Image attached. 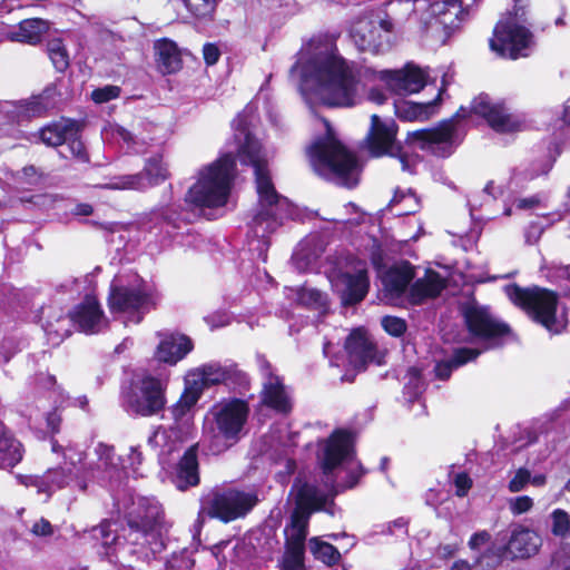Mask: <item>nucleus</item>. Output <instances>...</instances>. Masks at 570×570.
Listing matches in <instances>:
<instances>
[{
    "instance_id": "obj_1",
    "label": "nucleus",
    "mask_w": 570,
    "mask_h": 570,
    "mask_svg": "<svg viewBox=\"0 0 570 570\" xmlns=\"http://www.w3.org/2000/svg\"><path fill=\"white\" fill-rule=\"evenodd\" d=\"M292 76L301 77V87L311 89L315 97L328 107L348 108L367 99L377 105L386 101L384 90L375 86L379 80L390 92L407 95L424 88L428 70L407 63L400 70L375 71L343 58L335 40L328 36L313 37L298 53L291 69Z\"/></svg>"
},
{
    "instance_id": "obj_2",
    "label": "nucleus",
    "mask_w": 570,
    "mask_h": 570,
    "mask_svg": "<svg viewBox=\"0 0 570 570\" xmlns=\"http://www.w3.org/2000/svg\"><path fill=\"white\" fill-rule=\"evenodd\" d=\"M255 112L256 107L253 104L247 105L233 121V127L239 160L243 165L253 167L258 195L257 207L248 222V248L258 259L266 262L269 235L294 219L296 209L286 197L275 190L267 167V151L252 131Z\"/></svg>"
},
{
    "instance_id": "obj_3",
    "label": "nucleus",
    "mask_w": 570,
    "mask_h": 570,
    "mask_svg": "<svg viewBox=\"0 0 570 570\" xmlns=\"http://www.w3.org/2000/svg\"><path fill=\"white\" fill-rule=\"evenodd\" d=\"M122 534H116L108 520L94 527L91 537L100 541L102 551L99 554L110 563L121 562L126 554H137L139 559H149L150 556L166 549L169 523L165 520L160 503L155 498H138L128 512Z\"/></svg>"
},
{
    "instance_id": "obj_4",
    "label": "nucleus",
    "mask_w": 570,
    "mask_h": 570,
    "mask_svg": "<svg viewBox=\"0 0 570 570\" xmlns=\"http://www.w3.org/2000/svg\"><path fill=\"white\" fill-rule=\"evenodd\" d=\"M470 112L483 117L498 132H512L522 125L503 105L493 104L489 96L480 95L472 101L470 110L461 107L453 117L435 127L409 131L406 144L438 157H449L462 139L460 122Z\"/></svg>"
},
{
    "instance_id": "obj_5",
    "label": "nucleus",
    "mask_w": 570,
    "mask_h": 570,
    "mask_svg": "<svg viewBox=\"0 0 570 570\" xmlns=\"http://www.w3.org/2000/svg\"><path fill=\"white\" fill-rule=\"evenodd\" d=\"M317 461L324 474V485L331 494L354 488L364 471L355 460L353 434L337 429L318 442Z\"/></svg>"
},
{
    "instance_id": "obj_6",
    "label": "nucleus",
    "mask_w": 570,
    "mask_h": 570,
    "mask_svg": "<svg viewBox=\"0 0 570 570\" xmlns=\"http://www.w3.org/2000/svg\"><path fill=\"white\" fill-rule=\"evenodd\" d=\"M249 405L238 397H226L209 409L204 423L202 445L208 453L218 455L242 438Z\"/></svg>"
},
{
    "instance_id": "obj_7",
    "label": "nucleus",
    "mask_w": 570,
    "mask_h": 570,
    "mask_svg": "<svg viewBox=\"0 0 570 570\" xmlns=\"http://www.w3.org/2000/svg\"><path fill=\"white\" fill-rule=\"evenodd\" d=\"M327 132L316 139L307 149L314 171L326 180L353 188L358 184L361 166L357 158L332 134L328 121L324 120Z\"/></svg>"
},
{
    "instance_id": "obj_8",
    "label": "nucleus",
    "mask_w": 570,
    "mask_h": 570,
    "mask_svg": "<svg viewBox=\"0 0 570 570\" xmlns=\"http://www.w3.org/2000/svg\"><path fill=\"white\" fill-rule=\"evenodd\" d=\"M245 372L230 362H208L190 370L185 377V391L173 407V415L177 419L190 410L200 399L205 389L224 384L233 387L247 385Z\"/></svg>"
},
{
    "instance_id": "obj_9",
    "label": "nucleus",
    "mask_w": 570,
    "mask_h": 570,
    "mask_svg": "<svg viewBox=\"0 0 570 570\" xmlns=\"http://www.w3.org/2000/svg\"><path fill=\"white\" fill-rule=\"evenodd\" d=\"M236 158L223 154L216 161L199 171L198 180L189 188L186 203L196 207H220L227 203L235 178Z\"/></svg>"
},
{
    "instance_id": "obj_10",
    "label": "nucleus",
    "mask_w": 570,
    "mask_h": 570,
    "mask_svg": "<svg viewBox=\"0 0 570 570\" xmlns=\"http://www.w3.org/2000/svg\"><path fill=\"white\" fill-rule=\"evenodd\" d=\"M505 294L515 306L550 333L560 334L566 330L567 313L558 312V295L554 292L539 286L523 288L512 284L505 287Z\"/></svg>"
},
{
    "instance_id": "obj_11",
    "label": "nucleus",
    "mask_w": 570,
    "mask_h": 570,
    "mask_svg": "<svg viewBox=\"0 0 570 570\" xmlns=\"http://www.w3.org/2000/svg\"><path fill=\"white\" fill-rule=\"evenodd\" d=\"M529 0H514L513 12L500 20L490 39V48L500 57L512 60L530 56L534 37L525 26Z\"/></svg>"
},
{
    "instance_id": "obj_12",
    "label": "nucleus",
    "mask_w": 570,
    "mask_h": 570,
    "mask_svg": "<svg viewBox=\"0 0 570 570\" xmlns=\"http://www.w3.org/2000/svg\"><path fill=\"white\" fill-rule=\"evenodd\" d=\"M42 316L46 317L43 331L52 345H59L68 337L72 325H78L79 330L86 334L99 333L107 326V320L99 303L91 296H87L72 313L67 315L52 313L51 307H48L42 309Z\"/></svg>"
},
{
    "instance_id": "obj_13",
    "label": "nucleus",
    "mask_w": 570,
    "mask_h": 570,
    "mask_svg": "<svg viewBox=\"0 0 570 570\" xmlns=\"http://www.w3.org/2000/svg\"><path fill=\"white\" fill-rule=\"evenodd\" d=\"M166 403V383L150 374L137 375L121 389L120 405L130 416L158 415Z\"/></svg>"
},
{
    "instance_id": "obj_14",
    "label": "nucleus",
    "mask_w": 570,
    "mask_h": 570,
    "mask_svg": "<svg viewBox=\"0 0 570 570\" xmlns=\"http://www.w3.org/2000/svg\"><path fill=\"white\" fill-rule=\"evenodd\" d=\"M109 308L112 313H134L131 321L138 324L149 309L153 299L145 281L137 274L116 276L110 285Z\"/></svg>"
},
{
    "instance_id": "obj_15",
    "label": "nucleus",
    "mask_w": 570,
    "mask_h": 570,
    "mask_svg": "<svg viewBox=\"0 0 570 570\" xmlns=\"http://www.w3.org/2000/svg\"><path fill=\"white\" fill-rule=\"evenodd\" d=\"M258 502L256 492L235 488L212 491L202 501V510L212 518L229 522L245 517Z\"/></svg>"
},
{
    "instance_id": "obj_16",
    "label": "nucleus",
    "mask_w": 570,
    "mask_h": 570,
    "mask_svg": "<svg viewBox=\"0 0 570 570\" xmlns=\"http://www.w3.org/2000/svg\"><path fill=\"white\" fill-rule=\"evenodd\" d=\"M463 317L470 334L482 341L487 348L499 347L514 340L508 324L493 316L488 307L475 302L463 306Z\"/></svg>"
},
{
    "instance_id": "obj_17",
    "label": "nucleus",
    "mask_w": 570,
    "mask_h": 570,
    "mask_svg": "<svg viewBox=\"0 0 570 570\" xmlns=\"http://www.w3.org/2000/svg\"><path fill=\"white\" fill-rule=\"evenodd\" d=\"M397 126L393 119H381L377 115L371 117V127L366 137L370 153L375 156L397 158L403 171L414 173L416 160L405 154L396 141Z\"/></svg>"
},
{
    "instance_id": "obj_18",
    "label": "nucleus",
    "mask_w": 570,
    "mask_h": 570,
    "mask_svg": "<svg viewBox=\"0 0 570 570\" xmlns=\"http://www.w3.org/2000/svg\"><path fill=\"white\" fill-rule=\"evenodd\" d=\"M399 2L412 3L410 19L419 18L423 29L430 26L431 19H435L445 29H456L468 13L462 0H399Z\"/></svg>"
},
{
    "instance_id": "obj_19",
    "label": "nucleus",
    "mask_w": 570,
    "mask_h": 570,
    "mask_svg": "<svg viewBox=\"0 0 570 570\" xmlns=\"http://www.w3.org/2000/svg\"><path fill=\"white\" fill-rule=\"evenodd\" d=\"M170 176L168 165L161 154H156L145 160L141 171L132 175H121L110 180L109 189L145 190L163 184Z\"/></svg>"
},
{
    "instance_id": "obj_20",
    "label": "nucleus",
    "mask_w": 570,
    "mask_h": 570,
    "mask_svg": "<svg viewBox=\"0 0 570 570\" xmlns=\"http://www.w3.org/2000/svg\"><path fill=\"white\" fill-rule=\"evenodd\" d=\"M331 283L340 295L343 305H355L362 302L370 288L366 263L357 261L353 272H340L331 277Z\"/></svg>"
},
{
    "instance_id": "obj_21",
    "label": "nucleus",
    "mask_w": 570,
    "mask_h": 570,
    "mask_svg": "<svg viewBox=\"0 0 570 570\" xmlns=\"http://www.w3.org/2000/svg\"><path fill=\"white\" fill-rule=\"evenodd\" d=\"M59 97L55 87H47L41 94L29 99L6 102L3 111L12 122H23L31 118L45 117L57 108Z\"/></svg>"
},
{
    "instance_id": "obj_22",
    "label": "nucleus",
    "mask_w": 570,
    "mask_h": 570,
    "mask_svg": "<svg viewBox=\"0 0 570 570\" xmlns=\"http://www.w3.org/2000/svg\"><path fill=\"white\" fill-rule=\"evenodd\" d=\"M187 215L178 212L174 205L156 207L146 214L141 220V228L160 237L161 240L171 239L187 222Z\"/></svg>"
},
{
    "instance_id": "obj_23",
    "label": "nucleus",
    "mask_w": 570,
    "mask_h": 570,
    "mask_svg": "<svg viewBox=\"0 0 570 570\" xmlns=\"http://www.w3.org/2000/svg\"><path fill=\"white\" fill-rule=\"evenodd\" d=\"M95 455L97 460L89 464L85 476L89 475L102 485L114 487V484H118L124 471L114 448L99 443L95 448Z\"/></svg>"
},
{
    "instance_id": "obj_24",
    "label": "nucleus",
    "mask_w": 570,
    "mask_h": 570,
    "mask_svg": "<svg viewBox=\"0 0 570 570\" xmlns=\"http://www.w3.org/2000/svg\"><path fill=\"white\" fill-rule=\"evenodd\" d=\"M392 22L389 20H373L362 17L351 27V38L361 51L379 52L382 49V31L391 32Z\"/></svg>"
},
{
    "instance_id": "obj_25",
    "label": "nucleus",
    "mask_w": 570,
    "mask_h": 570,
    "mask_svg": "<svg viewBox=\"0 0 570 570\" xmlns=\"http://www.w3.org/2000/svg\"><path fill=\"white\" fill-rule=\"evenodd\" d=\"M259 371L263 376L262 402L279 413H288L292 410L291 396L283 381L273 371L271 363L259 358Z\"/></svg>"
},
{
    "instance_id": "obj_26",
    "label": "nucleus",
    "mask_w": 570,
    "mask_h": 570,
    "mask_svg": "<svg viewBox=\"0 0 570 570\" xmlns=\"http://www.w3.org/2000/svg\"><path fill=\"white\" fill-rule=\"evenodd\" d=\"M156 335L158 344L154 357L159 363L174 366L194 348L191 338L183 333L165 330L157 332Z\"/></svg>"
},
{
    "instance_id": "obj_27",
    "label": "nucleus",
    "mask_w": 570,
    "mask_h": 570,
    "mask_svg": "<svg viewBox=\"0 0 570 570\" xmlns=\"http://www.w3.org/2000/svg\"><path fill=\"white\" fill-rule=\"evenodd\" d=\"M183 443V431L177 425L157 426L147 439V446L156 455L161 466L170 462V456L181 449Z\"/></svg>"
},
{
    "instance_id": "obj_28",
    "label": "nucleus",
    "mask_w": 570,
    "mask_h": 570,
    "mask_svg": "<svg viewBox=\"0 0 570 570\" xmlns=\"http://www.w3.org/2000/svg\"><path fill=\"white\" fill-rule=\"evenodd\" d=\"M414 276V267L409 262H401L385 269L379 276L383 285L385 297L390 302L399 301L405 295Z\"/></svg>"
},
{
    "instance_id": "obj_29",
    "label": "nucleus",
    "mask_w": 570,
    "mask_h": 570,
    "mask_svg": "<svg viewBox=\"0 0 570 570\" xmlns=\"http://www.w3.org/2000/svg\"><path fill=\"white\" fill-rule=\"evenodd\" d=\"M345 350L350 363L356 368H364L368 363H381L377 350L370 336L361 328L353 331L346 338Z\"/></svg>"
},
{
    "instance_id": "obj_30",
    "label": "nucleus",
    "mask_w": 570,
    "mask_h": 570,
    "mask_svg": "<svg viewBox=\"0 0 570 570\" xmlns=\"http://www.w3.org/2000/svg\"><path fill=\"white\" fill-rule=\"evenodd\" d=\"M20 479L26 487L36 488L39 494H45L46 501L53 492L69 485L72 481L76 482V475L70 468L66 466L49 469L41 476L28 475L20 476Z\"/></svg>"
},
{
    "instance_id": "obj_31",
    "label": "nucleus",
    "mask_w": 570,
    "mask_h": 570,
    "mask_svg": "<svg viewBox=\"0 0 570 570\" xmlns=\"http://www.w3.org/2000/svg\"><path fill=\"white\" fill-rule=\"evenodd\" d=\"M539 532L523 525H515L507 543V551L513 559H527L535 556L542 547Z\"/></svg>"
},
{
    "instance_id": "obj_32",
    "label": "nucleus",
    "mask_w": 570,
    "mask_h": 570,
    "mask_svg": "<svg viewBox=\"0 0 570 570\" xmlns=\"http://www.w3.org/2000/svg\"><path fill=\"white\" fill-rule=\"evenodd\" d=\"M444 287L445 282L439 273L426 271L425 275L417 278L410 287L407 299L411 304L419 305L439 296Z\"/></svg>"
},
{
    "instance_id": "obj_33",
    "label": "nucleus",
    "mask_w": 570,
    "mask_h": 570,
    "mask_svg": "<svg viewBox=\"0 0 570 570\" xmlns=\"http://www.w3.org/2000/svg\"><path fill=\"white\" fill-rule=\"evenodd\" d=\"M154 50L157 68L163 75L175 73L181 68L180 51L173 40H156Z\"/></svg>"
},
{
    "instance_id": "obj_34",
    "label": "nucleus",
    "mask_w": 570,
    "mask_h": 570,
    "mask_svg": "<svg viewBox=\"0 0 570 570\" xmlns=\"http://www.w3.org/2000/svg\"><path fill=\"white\" fill-rule=\"evenodd\" d=\"M178 490L184 491L199 483L197 446H189L180 459L174 479Z\"/></svg>"
},
{
    "instance_id": "obj_35",
    "label": "nucleus",
    "mask_w": 570,
    "mask_h": 570,
    "mask_svg": "<svg viewBox=\"0 0 570 570\" xmlns=\"http://www.w3.org/2000/svg\"><path fill=\"white\" fill-rule=\"evenodd\" d=\"M49 30V22L40 18L22 20L7 35L8 39L14 42L37 45Z\"/></svg>"
},
{
    "instance_id": "obj_36",
    "label": "nucleus",
    "mask_w": 570,
    "mask_h": 570,
    "mask_svg": "<svg viewBox=\"0 0 570 570\" xmlns=\"http://www.w3.org/2000/svg\"><path fill=\"white\" fill-rule=\"evenodd\" d=\"M323 252L321 239L312 236L299 243L292 256V262L298 271L307 272L314 268Z\"/></svg>"
},
{
    "instance_id": "obj_37",
    "label": "nucleus",
    "mask_w": 570,
    "mask_h": 570,
    "mask_svg": "<svg viewBox=\"0 0 570 570\" xmlns=\"http://www.w3.org/2000/svg\"><path fill=\"white\" fill-rule=\"evenodd\" d=\"M311 518V511L304 508H295L289 523L284 532L286 538V547H295L305 549V540L307 535V527Z\"/></svg>"
},
{
    "instance_id": "obj_38",
    "label": "nucleus",
    "mask_w": 570,
    "mask_h": 570,
    "mask_svg": "<svg viewBox=\"0 0 570 570\" xmlns=\"http://www.w3.org/2000/svg\"><path fill=\"white\" fill-rule=\"evenodd\" d=\"M78 125L72 120L62 119L49 124L40 130V138L43 144L51 147L65 145L67 139L77 135Z\"/></svg>"
},
{
    "instance_id": "obj_39",
    "label": "nucleus",
    "mask_w": 570,
    "mask_h": 570,
    "mask_svg": "<svg viewBox=\"0 0 570 570\" xmlns=\"http://www.w3.org/2000/svg\"><path fill=\"white\" fill-rule=\"evenodd\" d=\"M481 351L470 347H461L454 350L453 354L443 361L436 363L434 372L435 376L440 380H448L452 371L466 364L470 361L475 360L480 355Z\"/></svg>"
},
{
    "instance_id": "obj_40",
    "label": "nucleus",
    "mask_w": 570,
    "mask_h": 570,
    "mask_svg": "<svg viewBox=\"0 0 570 570\" xmlns=\"http://www.w3.org/2000/svg\"><path fill=\"white\" fill-rule=\"evenodd\" d=\"M22 460L21 444L0 421V469L13 468Z\"/></svg>"
},
{
    "instance_id": "obj_41",
    "label": "nucleus",
    "mask_w": 570,
    "mask_h": 570,
    "mask_svg": "<svg viewBox=\"0 0 570 570\" xmlns=\"http://www.w3.org/2000/svg\"><path fill=\"white\" fill-rule=\"evenodd\" d=\"M298 504L296 508H304L311 511L322 510L327 503V494L318 487L304 483L297 489Z\"/></svg>"
},
{
    "instance_id": "obj_42",
    "label": "nucleus",
    "mask_w": 570,
    "mask_h": 570,
    "mask_svg": "<svg viewBox=\"0 0 570 570\" xmlns=\"http://www.w3.org/2000/svg\"><path fill=\"white\" fill-rule=\"evenodd\" d=\"M386 209L395 216L412 215L420 209V199L411 189H396Z\"/></svg>"
},
{
    "instance_id": "obj_43",
    "label": "nucleus",
    "mask_w": 570,
    "mask_h": 570,
    "mask_svg": "<svg viewBox=\"0 0 570 570\" xmlns=\"http://www.w3.org/2000/svg\"><path fill=\"white\" fill-rule=\"evenodd\" d=\"M435 102L416 104L412 101H395L394 110L396 116L403 120L428 119Z\"/></svg>"
},
{
    "instance_id": "obj_44",
    "label": "nucleus",
    "mask_w": 570,
    "mask_h": 570,
    "mask_svg": "<svg viewBox=\"0 0 570 570\" xmlns=\"http://www.w3.org/2000/svg\"><path fill=\"white\" fill-rule=\"evenodd\" d=\"M105 134L116 141L122 142L128 150L135 153H142L147 145L145 137H138L119 125H109L108 128L105 129Z\"/></svg>"
},
{
    "instance_id": "obj_45",
    "label": "nucleus",
    "mask_w": 570,
    "mask_h": 570,
    "mask_svg": "<svg viewBox=\"0 0 570 570\" xmlns=\"http://www.w3.org/2000/svg\"><path fill=\"white\" fill-rule=\"evenodd\" d=\"M65 465L66 468H70L73 475H76V485L79 490L85 491L87 489V483L85 476H80L79 473L83 472L86 474L87 468L82 465L85 453L80 449L76 446H68L65 452Z\"/></svg>"
},
{
    "instance_id": "obj_46",
    "label": "nucleus",
    "mask_w": 570,
    "mask_h": 570,
    "mask_svg": "<svg viewBox=\"0 0 570 570\" xmlns=\"http://www.w3.org/2000/svg\"><path fill=\"white\" fill-rule=\"evenodd\" d=\"M297 303L324 314L328 307L327 295L316 288L302 287L297 291Z\"/></svg>"
},
{
    "instance_id": "obj_47",
    "label": "nucleus",
    "mask_w": 570,
    "mask_h": 570,
    "mask_svg": "<svg viewBox=\"0 0 570 570\" xmlns=\"http://www.w3.org/2000/svg\"><path fill=\"white\" fill-rule=\"evenodd\" d=\"M548 528L552 537L566 540L570 537V514L563 509H554L548 517Z\"/></svg>"
},
{
    "instance_id": "obj_48",
    "label": "nucleus",
    "mask_w": 570,
    "mask_h": 570,
    "mask_svg": "<svg viewBox=\"0 0 570 570\" xmlns=\"http://www.w3.org/2000/svg\"><path fill=\"white\" fill-rule=\"evenodd\" d=\"M563 217L562 213L554 212L540 218V220L531 222L525 230V242L528 244H535L543 230L556 222L561 220Z\"/></svg>"
},
{
    "instance_id": "obj_49",
    "label": "nucleus",
    "mask_w": 570,
    "mask_h": 570,
    "mask_svg": "<svg viewBox=\"0 0 570 570\" xmlns=\"http://www.w3.org/2000/svg\"><path fill=\"white\" fill-rule=\"evenodd\" d=\"M309 549L316 559L327 566L335 564L341 559L340 551L333 544L320 541L316 538L309 540Z\"/></svg>"
},
{
    "instance_id": "obj_50",
    "label": "nucleus",
    "mask_w": 570,
    "mask_h": 570,
    "mask_svg": "<svg viewBox=\"0 0 570 570\" xmlns=\"http://www.w3.org/2000/svg\"><path fill=\"white\" fill-rule=\"evenodd\" d=\"M48 56L59 72H63L69 67V55L61 39H51L47 43Z\"/></svg>"
},
{
    "instance_id": "obj_51",
    "label": "nucleus",
    "mask_w": 570,
    "mask_h": 570,
    "mask_svg": "<svg viewBox=\"0 0 570 570\" xmlns=\"http://www.w3.org/2000/svg\"><path fill=\"white\" fill-rule=\"evenodd\" d=\"M407 382L404 385V394L410 402L415 401L424 391V381L416 367H410L406 373Z\"/></svg>"
},
{
    "instance_id": "obj_52",
    "label": "nucleus",
    "mask_w": 570,
    "mask_h": 570,
    "mask_svg": "<svg viewBox=\"0 0 570 570\" xmlns=\"http://www.w3.org/2000/svg\"><path fill=\"white\" fill-rule=\"evenodd\" d=\"M188 11L196 18H210L216 9L217 0H183Z\"/></svg>"
},
{
    "instance_id": "obj_53",
    "label": "nucleus",
    "mask_w": 570,
    "mask_h": 570,
    "mask_svg": "<svg viewBox=\"0 0 570 570\" xmlns=\"http://www.w3.org/2000/svg\"><path fill=\"white\" fill-rule=\"evenodd\" d=\"M195 560L191 558V551L184 549L179 553L174 552L167 560V570H194Z\"/></svg>"
},
{
    "instance_id": "obj_54",
    "label": "nucleus",
    "mask_w": 570,
    "mask_h": 570,
    "mask_svg": "<svg viewBox=\"0 0 570 570\" xmlns=\"http://www.w3.org/2000/svg\"><path fill=\"white\" fill-rule=\"evenodd\" d=\"M303 548L286 547L282 567L283 570H301L303 568Z\"/></svg>"
},
{
    "instance_id": "obj_55",
    "label": "nucleus",
    "mask_w": 570,
    "mask_h": 570,
    "mask_svg": "<svg viewBox=\"0 0 570 570\" xmlns=\"http://www.w3.org/2000/svg\"><path fill=\"white\" fill-rule=\"evenodd\" d=\"M381 324L385 332L395 337L402 336L407 328L406 322L396 316H384Z\"/></svg>"
},
{
    "instance_id": "obj_56",
    "label": "nucleus",
    "mask_w": 570,
    "mask_h": 570,
    "mask_svg": "<svg viewBox=\"0 0 570 570\" xmlns=\"http://www.w3.org/2000/svg\"><path fill=\"white\" fill-rule=\"evenodd\" d=\"M121 89L118 86L107 85L101 88H97L91 92V99L96 104H105L114 100L120 96Z\"/></svg>"
},
{
    "instance_id": "obj_57",
    "label": "nucleus",
    "mask_w": 570,
    "mask_h": 570,
    "mask_svg": "<svg viewBox=\"0 0 570 570\" xmlns=\"http://www.w3.org/2000/svg\"><path fill=\"white\" fill-rule=\"evenodd\" d=\"M70 155L82 163L89 161L88 154L86 151L83 142L80 140L79 135H73L70 139L65 142Z\"/></svg>"
},
{
    "instance_id": "obj_58",
    "label": "nucleus",
    "mask_w": 570,
    "mask_h": 570,
    "mask_svg": "<svg viewBox=\"0 0 570 570\" xmlns=\"http://www.w3.org/2000/svg\"><path fill=\"white\" fill-rule=\"evenodd\" d=\"M295 435L287 434V441L281 443V451L274 458L275 461L285 460L286 462V470L291 473L294 471L295 462L289 458L291 454V448H293L295 443Z\"/></svg>"
},
{
    "instance_id": "obj_59",
    "label": "nucleus",
    "mask_w": 570,
    "mask_h": 570,
    "mask_svg": "<svg viewBox=\"0 0 570 570\" xmlns=\"http://www.w3.org/2000/svg\"><path fill=\"white\" fill-rule=\"evenodd\" d=\"M528 483H530V471L524 468H520L510 480L508 489L513 493L520 492L525 489Z\"/></svg>"
},
{
    "instance_id": "obj_60",
    "label": "nucleus",
    "mask_w": 570,
    "mask_h": 570,
    "mask_svg": "<svg viewBox=\"0 0 570 570\" xmlns=\"http://www.w3.org/2000/svg\"><path fill=\"white\" fill-rule=\"evenodd\" d=\"M533 507V500L528 495L512 498L509 501V508L512 514L519 515L530 511Z\"/></svg>"
},
{
    "instance_id": "obj_61",
    "label": "nucleus",
    "mask_w": 570,
    "mask_h": 570,
    "mask_svg": "<svg viewBox=\"0 0 570 570\" xmlns=\"http://www.w3.org/2000/svg\"><path fill=\"white\" fill-rule=\"evenodd\" d=\"M454 485L456 488V495L464 497L472 487V480L464 472L458 473L454 476Z\"/></svg>"
},
{
    "instance_id": "obj_62",
    "label": "nucleus",
    "mask_w": 570,
    "mask_h": 570,
    "mask_svg": "<svg viewBox=\"0 0 570 570\" xmlns=\"http://www.w3.org/2000/svg\"><path fill=\"white\" fill-rule=\"evenodd\" d=\"M371 261L375 269L377 271V275L380 276L385 269L384 267V253L381 246L374 240L371 252Z\"/></svg>"
},
{
    "instance_id": "obj_63",
    "label": "nucleus",
    "mask_w": 570,
    "mask_h": 570,
    "mask_svg": "<svg viewBox=\"0 0 570 570\" xmlns=\"http://www.w3.org/2000/svg\"><path fill=\"white\" fill-rule=\"evenodd\" d=\"M31 532L37 537H48L53 533V528L47 519L41 518L33 523Z\"/></svg>"
},
{
    "instance_id": "obj_64",
    "label": "nucleus",
    "mask_w": 570,
    "mask_h": 570,
    "mask_svg": "<svg viewBox=\"0 0 570 570\" xmlns=\"http://www.w3.org/2000/svg\"><path fill=\"white\" fill-rule=\"evenodd\" d=\"M556 274L561 279L560 288L563 295L570 298V274L568 267H559Z\"/></svg>"
}]
</instances>
